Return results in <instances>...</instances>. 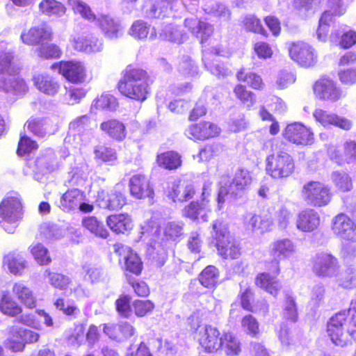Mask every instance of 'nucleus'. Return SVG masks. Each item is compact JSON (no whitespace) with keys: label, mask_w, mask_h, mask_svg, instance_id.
Segmentation results:
<instances>
[{"label":"nucleus","mask_w":356,"mask_h":356,"mask_svg":"<svg viewBox=\"0 0 356 356\" xmlns=\"http://www.w3.org/2000/svg\"><path fill=\"white\" fill-rule=\"evenodd\" d=\"M327 332L333 343L341 347L346 345L348 336L356 333V300L351 302L348 312H340L330 319Z\"/></svg>","instance_id":"f257e3e1"},{"label":"nucleus","mask_w":356,"mask_h":356,"mask_svg":"<svg viewBox=\"0 0 356 356\" xmlns=\"http://www.w3.org/2000/svg\"><path fill=\"white\" fill-rule=\"evenodd\" d=\"M146 71L128 65L122 72V76L118 88L121 94L130 99L143 102L147 98L149 91Z\"/></svg>","instance_id":"f03ea898"},{"label":"nucleus","mask_w":356,"mask_h":356,"mask_svg":"<svg viewBox=\"0 0 356 356\" xmlns=\"http://www.w3.org/2000/svg\"><path fill=\"white\" fill-rule=\"evenodd\" d=\"M20 67L14 61L10 51H0V90L15 95L26 92L24 81L18 76Z\"/></svg>","instance_id":"7ed1b4c3"},{"label":"nucleus","mask_w":356,"mask_h":356,"mask_svg":"<svg viewBox=\"0 0 356 356\" xmlns=\"http://www.w3.org/2000/svg\"><path fill=\"white\" fill-rule=\"evenodd\" d=\"M250 172L245 169H238L232 181L228 177H222L218 194V209H222L227 198L236 199L242 195L246 188L251 184Z\"/></svg>","instance_id":"20e7f679"},{"label":"nucleus","mask_w":356,"mask_h":356,"mask_svg":"<svg viewBox=\"0 0 356 356\" xmlns=\"http://www.w3.org/2000/svg\"><path fill=\"white\" fill-rule=\"evenodd\" d=\"M24 216L23 204L20 197L8 196L0 203V227L7 233L13 234Z\"/></svg>","instance_id":"39448f33"},{"label":"nucleus","mask_w":356,"mask_h":356,"mask_svg":"<svg viewBox=\"0 0 356 356\" xmlns=\"http://www.w3.org/2000/svg\"><path fill=\"white\" fill-rule=\"evenodd\" d=\"M212 230L218 254L224 259H237L241 255V248L238 241L230 235L227 223L217 219L212 224Z\"/></svg>","instance_id":"423d86ee"},{"label":"nucleus","mask_w":356,"mask_h":356,"mask_svg":"<svg viewBox=\"0 0 356 356\" xmlns=\"http://www.w3.org/2000/svg\"><path fill=\"white\" fill-rule=\"evenodd\" d=\"M266 163V173L275 179L287 178L294 172V160L284 150H278L268 156Z\"/></svg>","instance_id":"0eeeda50"},{"label":"nucleus","mask_w":356,"mask_h":356,"mask_svg":"<svg viewBox=\"0 0 356 356\" xmlns=\"http://www.w3.org/2000/svg\"><path fill=\"white\" fill-rule=\"evenodd\" d=\"M302 196L308 205L322 207L330 203L332 193L329 186L325 184L311 181L304 184Z\"/></svg>","instance_id":"6e6552de"},{"label":"nucleus","mask_w":356,"mask_h":356,"mask_svg":"<svg viewBox=\"0 0 356 356\" xmlns=\"http://www.w3.org/2000/svg\"><path fill=\"white\" fill-rule=\"evenodd\" d=\"M96 127L97 124L88 115L77 117L69 124V131L65 141L70 143L73 136L76 144H86L93 137V131Z\"/></svg>","instance_id":"1a4fd4ad"},{"label":"nucleus","mask_w":356,"mask_h":356,"mask_svg":"<svg viewBox=\"0 0 356 356\" xmlns=\"http://www.w3.org/2000/svg\"><path fill=\"white\" fill-rule=\"evenodd\" d=\"M270 256L273 257L272 273L277 275L280 273V262L292 257L296 253L295 243L287 238L274 241L269 248Z\"/></svg>","instance_id":"9d476101"},{"label":"nucleus","mask_w":356,"mask_h":356,"mask_svg":"<svg viewBox=\"0 0 356 356\" xmlns=\"http://www.w3.org/2000/svg\"><path fill=\"white\" fill-rule=\"evenodd\" d=\"M40 335L38 333L17 325L8 328L6 346L13 352L22 351L26 343L37 342Z\"/></svg>","instance_id":"9b49d317"},{"label":"nucleus","mask_w":356,"mask_h":356,"mask_svg":"<svg viewBox=\"0 0 356 356\" xmlns=\"http://www.w3.org/2000/svg\"><path fill=\"white\" fill-rule=\"evenodd\" d=\"M339 270L337 259L328 252H318L312 259V271L317 277H332Z\"/></svg>","instance_id":"f8f14e48"},{"label":"nucleus","mask_w":356,"mask_h":356,"mask_svg":"<svg viewBox=\"0 0 356 356\" xmlns=\"http://www.w3.org/2000/svg\"><path fill=\"white\" fill-rule=\"evenodd\" d=\"M289 52L291 58L302 67H312L317 62L318 57L315 49L307 42H293L289 47Z\"/></svg>","instance_id":"ddd939ff"},{"label":"nucleus","mask_w":356,"mask_h":356,"mask_svg":"<svg viewBox=\"0 0 356 356\" xmlns=\"http://www.w3.org/2000/svg\"><path fill=\"white\" fill-rule=\"evenodd\" d=\"M333 234L340 240L353 241L356 236L355 222L344 213L335 216L331 222Z\"/></svg>","instance_id":"4468645a"},{"label":"nucleus","mask_w":356,"mask_h":356,"mask_svg":"<svg viewBox=\"0 0 356 356\" xmlns=\"http://www.w3.org/2000/svg\"><path fill=\"white\" fill-rule=\"evenodd\" d=\"M51 68L58 70L60 74L72 83H82L86 79V67L79 61H60L54 63Z\"/></svg>","instance_id":"2eb2a0df"},{"label":"nucleus","mask_w":356,"mask_h":356,"mask_svg":"<svg viewBox=\"0 0 356 356\" xmlns=\"http://www.w3.org/2000/svg\"><path fill=\"white\" fill-rule=\"evenodd\" d=\"M114 252L120 257L119 261H124V268L126 272L138 275L143 269V262L138 255L132 250L122 243L113 245Z\"/></svg>","instance_id":"dca6fc26"},{"label":"nucleus","mask_w":356,"mask_h":356,"mask_svg":"<svg viewBox=\"0 0 356 356\" xmlns=\"http://www.w3.org/2000/svg\"><path fill=\"white\" fill-rule=\"evenodd\" d=\"M200 344L207 352H213L222 346V337L218 330L209 325H200L197 329Z\"/></svg>","instance_id":"f3484780"},{"label":"nucleus","mask_w":356,"mask_h":356,"mask_svg":"<svg viewBox=\"0 0 356 356\" xmlns=\"http://www.w3.org/2000/svg\"><path fill=\"white\" fill-rule=\"evenodd\" d=\"M96 202L102 209L117 211L127 204V198L122 192L117 190V188L109 192L102 189L97 193Z\"/></svg>","instance_id":"a211bd4d"},{"label":"nucleus","mask_w":356,"mask_h":356,"mask_svg":"<svg viewBox=\"0 0 356 356\" xmlns=\"http://www.w3.org/2000/svg\"><path fill=\"white\" fill-rule=\"evenodd\" d=\"M33 179L38 181H42L44 176L57 168V162L54 152L51 149H47L45 153L39 156L34 161L33 166Z\"/></svg>","instance_id":"6ab92c4d"},{"label":"nucleus","mask_w":356,"mask_h":356,"mask_svg":"<svg viewBox=\"0 0 356 356\" xmlns=\"http://www.w3.org/2000/svg\"><path fill=\"white\" fill-rule=\"evenodd\" d=\"M314 95L321 100L334 102L342 97V91L337 83L328 78H321L316 81L313 87Z\"/></svg>","instance_id":"aec40b11"},{"label":"nucleus","mask_w":356,"mask_h":356,"mask_svg":"<svg viewBox=\"0 0 356 356\" xmlns=\"http://www.w3.org/2000/svg\"><path fill=\"white\" fill-rule=\"evenodd\" d=\"M90 169L82 158L75 159L74 164L68 172L65 184L69 187L79 188L86 184Z\"/></svg>","instance_id":"412c9836"},{"label":"nucleus","mask_w":356,"mask_h":356,"mask_svg":"<svg viewBox=\"0 0 356 356\" xmlns=\"http://www.w3.org/2000/svg\"><path fill=\"white\" fill-rule=\"evenodd\" d=\"M220 54L218 47H213L210 51L203 50L202 61L209 72L218 78H223L228 76L231 71L224 63L218 59Z\"/></svg>","instance_id":"4be33fe9"},{"label":"nucleus","mask_w":356,"mask_h":356,"mask_svg":"<svg viewBox=\"0 0 356 356\" xmlns=\"http://www.w3.org/2000/svg\"><path fill=\"white\" fill-rule=\"evenodd\" d=\"M284 138L296 144L307 145L313 143V133L301 123L294 122L287 125L285 129Z\"/></svg>","instance_id":"5701e85b"},{"label":"nucleus","mask_w":356,"mask_h":356,"mask_svg":"<svg viewBox=\"0 0 356 356\" xmlns=\"http://www.w3.org/2000/svg\"><path fill=\"white\" fill-rule=\"evenodd\" d=\"M313 117L316 122L326 128L334 126L344 130H349L352 127L351 122L348 119L321 108H316L313 112Z\"/></svg>","instance_id":"b1692460"},{"label":"nucleus","mask_w":356,"mask_h":356,"mask_svg":"<svg viewBox=\"0 0 356 356\" xmlns=\"http://www.w3.org/2000/svg\"><path fill=\"white\" fill-rule=\"evenodd\" d=\"M176 2L177 0H154L145 3L143 12L147 17L151 19L169 17Z\"/></svg>","instance_id":"393cba45"},{"label":"nucleus","mask_w":356,"mask_h":356,"mask_svg":"<svg viewBox=\"0 0 356 356\" xmlns=\"http://www.w3.org/2000/svg\"><path fill=\"white\" fill-rule=\"evenodd\" d=\"M184 26L204 44L213 33V26L206 21L195 17H187L184 19Z\"/></svg>","instance_id":"a878e982"},{"label":"nucleus","mask_w":356,"mask_h":356,"mask_svg":"<svg viewBox=\"0 0 356 356\" xmlns=\"http://www.w3.org/2000/svg\"><path fill=\"white\" fill-rule=\"evenodd\" d=\"M130 194L136 199L153 198L154 190L149 179L142 174L133 175L129 183Z\"/></svg>","instance_id":"bb28decb"},{"label":"nucleus","mask_w":356,"mask_h":356,"mask_svg":"<svg viewBox=\"0 0 356 356\" xmlns=\"http://www.w3.org/2000/svg\"><path fill=\"white\" fill-rule=\"evenodd\" d=\"M220 129L209 122H201L191 124L185 131V135L192 140H206L218 136Z\"/></svg>","instance_id":"cd10ccee"},{"label":"nucleus","mask_w":356,"mask_h":356,"mask_svg":"<svg viewBox=\"0 0 356 356\" xmlns=\"http://www.w3.org/2000/svg\"><path fill=\"white\" fill-rule=\"evenodd\" d=\"M168 194L173 202H184L193 197L195 189L191 181L179 179L169 184Z\"/></svg>","instance_id":"c85d7f7f"},{"label":"nucleus","mask_w":356,"mask_h":356,"mask_svg":"<svg viewBox=\"0 0 356 356\" xmlns=\"http://www.w3.org/2000/svg\"><path fill=\"white\" fill-rule=\"evenodd\" d=\"M52 37V31L51 27L42 24L38 26L31 28L27 32L21 34L22 42L28 45H36L44 41L51 40Z\"/></svg>","instance_id":"c756f323"},{"label":"nucleus","mask_w":356,"mask_h":356,"mask_svg":"<svg viewBox=\"0 0 356 356\" xmlns=\"http://www.w3.org/2000/svg\"><path fill=\"white\" fill-rule=\"evenodd\" d=\"M321 222L318 213L312 209L302 210L296 220V228L302 232H312L316 230Z\"/></svg>","instance_id":"7c9ffc66"},{"label":"nucleus","mask_w":356,"mask_h":356,"mask_svg":"<svg viewBox=\"0 0 356 356\" xmlns=\"http://www.w3.org/2000/svg\"><path fill=\"white\" fill-rule=\"evenodd\" d=\"M95 24L108 39H116L122 35V26L119 20L110 15H99Z\"/></svg>","instance_id":"2f4dec72"},{"label":"nucleus","mask_w":356,"mask_h":356,"mask_svg":"<svg viewBox=\"0 0 356 356\" xmlns=\"http://www.w3.org/2000/svg\"><path fill=\"white\" fill-rule=\"evenodd\" d=\"M85 195L79 188L68 189L56 202L57 206L65 212L78 209L80 202L84 200Z\"/></svg>","instance_id":"473e14b6"},{"label":"nucleus","mask_w":356,"mask_h":356,"mask_svg":"<svg viewBox=\"0 0 356 356\" xmlns=\"http://www.w3.org/2000/svg\"><path fill=\"white\" fill-rule=\"evenodd\" d=\"M66 11L65 4L58 0H42L38 4L39 13L51 19L63 17Z\"/></svg>","instance_id":"72a5a7b5"},{"label":"nucleus","mask_w":356,"mask_h":356,"mask_svg":"<svg viewBox=\"0 0 356 356\" xmlns=\"http://www.w3.org/2000/svg\"><path fill=\"white\" fill-rule=\"evenodd\" d=\"M245 225L248 229L261 234L271 229L273 220L270 217L267 216H261L250 213L245 216Z\"/></svg>","instance_id":"f704fd0d"},{"label":"nucleus","mask_w":356,"mask_h":356,"mask_svg":"<svg viewBox=\"0 0 356 356\" xmlns=\"http://www.w3.org/2000/svg\"><path fill=\"white\" fill-rule=\"evenodd\" d=\"M3 267L15 275L21 276L26 268V261L20 254L10 252L3 257Z\"/></svg>","instance_id":"c9c22d12"},{"label":"nucleus","mask_w":356,"mask_h":356,"mask_svg":"<svg viewBox=\"0 0 356 356\" xmlns=\"http://www.w3.org/2000/svg\"><path fill=\"white\" fill-rule=\"evenodd\" d=\"M13 294L19 301L28 308H33L36 306V298L33 291L24 283L15 282L12 289Z\"/></svg>","instance_id":"e433bc0d"},{"label":"nucleus","mask_w":356,"mask_h":356,"mask_svg":"<svg viewBox=\"0 0 356 356\" xmlns=\"http://www.w3.org/2000/svg\"><path fill=\"white\" fill-rule=\"evenodd\" d=\"M106 223L110 229L117 234H124L133 227L130 216L124 213L109 216L106 219Z\"/></svg>","instance_id":"4c0bfd02"},{"label":"nucleus","mask_w":356,"mask_h":356,"mask_svg":"<svg viewBox=\"0 0 356 356\" xmlns=\"http://www.w3.org/2000/svg\"><path fill=\"white\" fill-rule=\"evenodd\" d=\"M329 154L331 159L334 160L339 165L346 162L356 165V143L349 141L344 145L343 157L339 156V151L336 149H330Z\"/></svg>","instance_id":"58836bf2"},{"label":"nucleus","mask_w":356,"mask_h":356,"mask_svg":"<svg viewBox=\"0 0 356 356\" xmlns=\"http://www.w3.org/2000/svg\"><path fill=\"white\" fill-rule=\"evenodd\" d=\"M129 34L138 40H143L149 36V39L153 40L156 38V31L154 27L143 20L134 22L129 29Z\"/></svg>","instance_id":"ea45409f"},{"label":"nucleus","mask_w":356,"mask_h":356,"mask_svg":"<svg viewBox=\"0 0 356 356\" xmlns=\"http://www.w3.org/2000/svg\"><path fill=\"white\" fill-rule=\"evenodd\" d=\"M33 81L36 88L46 95L54 96L58 92L60 85L49 75L38 74Z\"/></svg>","instance_id":"a19ab883"},{"label":"nucleus","mask_w":356,"mask_h":356,"mask_svg":"<svg viewBox=\"0 0 356 356\" xmlns=\"http://www.w3.org/2000/svg\"><path fill=\"white\" fill-rule=\"evenodd\" d=\"M101 129L111 138L116 140H122L126 137V129L123 123L116 120L104 122L100 125Z\"/></svg>","instance_id":"79ce46f5"},{"label":"nucleus","mask_w":356,"mask_h":356,"mask_svg":"<svg viewBox=\"0 0 356 356\" xmlns=\"http://www.w3.org/2000/svg\"><path fill=\"white\" fill-rule=\"evenodd\" d=\"M159 37L162 40L177 44L183 43L187 38L186 34L183 33L180 27L173 24L165 25L159 33Z\"/></svg>","instance_id":"37998d69"},{"label":"nucleus","mask_w":356,"mask_h":356,"mask_svg":"<svg viewBox=\"0 0 356 356\" xmlns=\"http://www.w3.org/2000/svg\"><path fill=\"white\" fill-rule=\"evenodd\" d=\"M207 209L205 201L202 200V202H191L183 210V216L193 220L198 219L200 217L203 221L208 220Z\"/></svg>","instance_id":"c03bdc74"},{"label":"nucleus","mask_w":356,"mask_h":356,"mask_svg":"<svg viewBox=\"0 0 356 356\" xmlns=\"http://www.w3.org/2000/svg\"><path fill=\"white\" fill-rule=\"evenodd\" d=\"M141 230L142 236L140 237L144 241L148 239L147 243L149 244V246L154 250L156 249V246L159 244L156 242V238L160 232V227L157 222L154 220H150L142 226Z\"/></svg>","instance_id":"a18cd8bd"},{"label":"nucleus","mask_w":356,"mask_h":356,"mask_svg":"<svg viewBox=\"0 0 356 356\" xmlns=\"http://www.w3.org/2000/svg\"><path fill=\"white\" fill-rule=\"evenodd\" d=\"M256 284L273 296H277L281 288L280 283L269 273H263L259 275L256 279Z\"/></svg>","instance_id":"49530a36"},{"label":"nucleus","mask_w":356,"mask_h":356,"mask_svg":"<svg viewBox=\"0 0 356 356\" xmlns=\"http://www.w3.org/2000/svg\"><path fill=\"white\" fill-rule=\"evenodd\" d=\"M67 4L75 14H79L83 19L95 23L98 16L92 10L90 6L82 0H67Z\"/></svg>","instance_id":"de8ad7c7"},{"label":"nucleus","mask_w":356,"mask_h":356,"mask_svg":"<svg viewBox=\"0 0 356 356\" xmlns=\"http://www.w3.org/2000/svg\"><path fill=\"white\" fill-rule=\"evenodd\" d=\"M322 0H293V8L302 17L313 14L320 6Z\"/></svg>","instance_id":"09e8293b"},{"label":"nucleus","mask_w":356,"mask_h":356,"mask_svg":"<svg viewBox=\"0 0 356 356\" xmlns=\"http://www.w3.org/2000/svg\"><path fill=\"white\" fill-rule=\"evenodd\" d=\"M0 311L5 315L15 316L20 314L22 309L7 291H3L0 299Z\"/></svg>","instance_id":"8fccbe9b"},{"label":"nucleus","mask_w":356,"mask_h":356,"mask_svg":"<svg viewBox=\"0 0 356 356\" xmlns=\"http://www.w3.org/2000/svg\"><path fill=\"white\" fill-rule=\"evenodd\" d=\"M156 161L159 166L168 170L177 169L181 165V156L172 151L158 155Z\"/></svg>","instance_id":"3c124183"},{"label":"nucleus","mask_w":356,"mask_h":356,"mask_svg":"<svg viewBox=\"0 0 356 356\" xmlns=\"http://www.w3.org/2000/svg\"><path fill=\"white\" fill-rule=\"evenodd\" d=\"M83 226L96 236L106 238L108 231L104 227V224L99 221L96 217L90 216L85 218L82 221Z\"/></svg>","instance_id":"603ef678"},{"label":"nucleus","mask_w":356,"mask_h":356,"mask_svg":"<svg viewBox=\"0 0 356 356\" xmlns=\"http://www.w3.org/2000/svg\"><path fill=\"white\" fill-rule=\"evenodd\" d=\"M219 271L214 266H207L200 274L199 281L206 288L211 289L218 284Z\"/></svg>","instance_id":"864d4df0"},{"label":"nucleus","mask_w":356,"mask_h":356,"mask_svg":"<svg viewBox=\"0 0 356 356\" xmlns=\"http://www.w3.org/2000/svg\"><path fill=\"white\" fill-rule=\"evenodd\" d=\"M44 277L48 279V282L51 286L60 290L66 289L71 283V279L68 276L51 272L48 269L44 271Z\"/></svg>","instance_id":"5fc2aeb1"},{"label":"nucleus","mask_w":356,"mask_h":356,"mask_svg":"<svg viewBox=\"0 0 356 356\" xmlns=\"http://www.w3.org/2000/svg\"><path fill=\"white\" fill-rule=\"evenodd\" d=\"M35 51L37 56L42 59L58 58L62 54L59 47L51 43H42Z\"/></svg>","instance_id":"6e6d98bb"},{"label":"nucleus","mask_w":356,"mask_h":356,"mask_svg":"<svg viewBox=\"0 0 356 356\" xmlns=\"http://www.w3.org/2000/svg\"><path fill=\"white\" fill-rule=\"evenodd\" d=\"M237 79L238 81L247 83L250 87L255 90H262L264 83L261 77L254 72H245L244 70H241L237 73Z\"/></svg>","instance_id":"4d7b16f0"},{"label":"nucleus","mask_w":356,"mask_h":356,"mask_svg":"<svg viewBox=\"0 0 356 356\" xmlns=\"http://www.w3.org/2000/svg\"><path fill=\"white\" fill-rule=\"evenodd\" d=\"M331 178L336 187L342 192L350 191L353 188L350 176L343 171L333 172Z\"/></svg>","instance_id":"13d9d810"},{"label":"nucleus","mask_w":356,"mask_h":356,"mask_svg":"<svg viewBox=\"0 0 356 356\" xmlns=\"http://www.w3.org/2000/svg\"><path fill=\"white\" fill-rule=\"evenodd\" d=\"M242 23L244 28L250 32L267 35L266 31L263 27L261 20L254 15H246L243 17Z\"/></svg>","instance_id":"bf43d9fd"},{"label":"nucleus","mask_w":356,"mask_h":356,"mask_svg":"<svg viewBox=\"0 0 356 356\" xmlns=\"http://www.w3.org/2000/svg\"><path fill=\"white\" fill-rule=\"evenodd\" d=\"M29 249L34 259L40 265H47L51 262V259L48 254V250L42 244L33 243Z\"/></svg>","instance_id":"052dcab7"},{"label":"nucleus","mask_w":356,"mask_h":356,"mask_svg":"<svg viewBox=\"0 0 356 356\" xmlns=\"http://www.w3.org/2000/svg\"><path fill=\"white\" fill-rule=\"evenodd\" d=\"M235 96L248 108H251L255 103L254 94L247 90L246 87L238 84L234 90Z\"/></svg>","instance_id":"680f3d73"},{"label":"nucleus","mask_w":356,"mask_h":356,"mask_svg":"<svg viewBox=\"0 0 356 356\" xmlns=\"http://www.w3.org/2000/svg\"><path fill=\"white\" fill-rule=\"evenodd\" d=\"M84 332L85 324H75L74 328L67 337V342L73 346H80L85 340Z\"/></svg>","instance_id":"e2e57ef3"},{"label":"nucleus","mask_w":356,"mask_h":356,"mask_svg":"<svg viewBox=\"0 0 356 356\" xmlns=\"http://www.w3.org/2000/svg\"><path fill=\"white\" fill-rule=\"evenodd\" d=\"M223 344L225 346V351L228 355H238L241 352L240 343L238 340L231 333H225L222 336Z\"/></svg>","instance_id":"0e129e2a"},{"label":"nucleus","mask_w":356,"mask_h":356,"mask_svg":"<svg viewBox=\"0 0 356 356\" xmlns=\"http://www.w3.org/2000/svg\"><path fill=\"white\" fill-rule=\"evenodd\" d=\"M117 104V99L115 97L108 94H104L92 102L91 108L95 107L96 108L114 110Z\"/></svg>","instance_id":"69168bd1"},{"label":"nucleus","mask_w":356,"mask_h":356,"mask_svg":"<svg viewBox=\"0 0 356 356\" xmlns=\"http://www.w3.org/2000/svg\"><path fill=\"white\" fill-rule=\"evenodd\" d=\"M184 222L181 221H171L164 227V234L168 238L175 240L181 236L184 232Z\"/></svg>","instance_id":"338daca9"},{"label":"nucleus","mask_w":356,"mask_h":356,"mask_svg":"<svg viewBox=\"0 0 356 356\" xmlns=\"http://www.w3.org/2000/svg\"><path fill=\"white\" fill-rule=\"evenodd\" d=\"M27 129L34 135L43 138L47 134V125L42 120L31 118L25 124Z\"/></svg>","instance_id":"774afa93"}]
</instances>
